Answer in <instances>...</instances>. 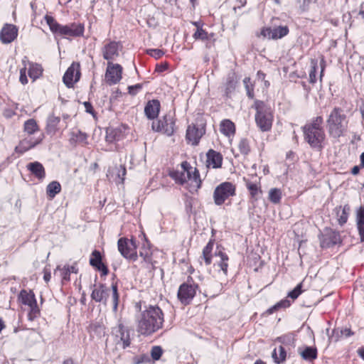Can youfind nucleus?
<instances>
[{
	"instance_id": "1",
	"label": "nucleus",
	"mask_w": 364,
	"mask_h": 364,
	"mask_svg": "<svg viewBox=\"0 0 364 364\" xmlns=\"http://www.w3.org/2000/svg\"><path fill=\"white\" fill-rule=\"evenodd\" d=\"M164 321L162 310L158 306L150 305L136 318L137 332L143 336H151L163 327Z\"/></svg>"
},
{
	"instance_id": "2",
	"label": "nucleus",
	"mask_w": 364,
	"mask_h": 364,
	"mask_svg": "<svg viewBox=\"0 0 364 364\" xmlns=\"http://www.w3.org/2000/svg\"><path fill=\"white\" fill-rule=\"evenodd\" d=\"M323 123V117L318 116L302 127L305 141L311 148L318 150L323 148L326 139V134L322 127Z\"/></svg>"
},
{
	"instance_id": "3",
	"label": "nucleus",
	"mask_w": 364,
	"mask_h": 364,
	"mask_svg": "<svg viewBox=\"0 0 364 364\" xmlns=\"http://www.w3.org/2000/svg\"><path fill=\"white\" fill-rule=\"evenodd\" d=\"M326 124L331 137L338 139L348 130V117L346 111L339 107H335L329 113Z\"/></svg>"
},
{
	"instance_id": "4",
	"label": "nucleus",
	"mask_w": 364,
	"mask_h": 364,
	"mask_svg": "<svg viewBox=\"0 0 364 364\" xmlns=\"http://www.w3.org/2000/svg\"><path fill=\"white\" fill-rule=\"evenodd\" d=\"M170 176L179 184L183 185L189 181L191 185L196 188V189H198L201 186V180L198 171L196 168L191 166L190 164L187 161H183L181 164V170L171 173Z\"/></svg>"
},
{
	"instance_id": "5",
	"label": "nucleus",
	"mask_w": 364,
	"mask_h": 364,
	"mask_svg": "<svg viewBox=\"0 0 364 364\" xmlns=\"http://www.w3.org/2000/svg\"><path fill=\"white\" fill-rule=\"evenodd\" d=\"M256 109L255 122L260 131L265 132L271 130L273 123V112L268 105L260 100L255 102Z\"/></svg>"
},
{
	"instance_id": "6",
	"label": "nucleus",
	"mask_w": 364,
	"mask_h": 364,
	"mask_svg": "<svg viewBox=\"0 0 364 364\" xmlns=\"http://www.w3.org/2000/svg\"><path fill=\"white\" fill-rule=\"evenodd\" d=\"M236 187L230 182H223L218 185L213 192L214 203L217 205H223L230 196L235 195Z\"/></svg>"
},
{
	"instance_id": "7",
	"label": "nucleus",
	"mask_w": 364,
	"mask_h": 364,
	"mask_svg": "<svg viewBox=\"0 0 364 364\" xmlns=\"http://www.w3.org/2000/svg\"><path fill=\"white\" fill-rule=\"evenodd\" d=\"M18 300L23 304L29 307L28 318L30 321H33L40 314V310L37 304L35 294L32 291H27L23 289L20 291Z\"/></svg>"
},
{
	"instance_id": "8",
	"label": "nucleus",
	"mask_w": 364,
	"mask_h": 364,
	"mask_svg": "<svg viewBox=\"0 0 364 364\" xmlns=\"http://www.w3.org/2000/svg\"><path fill=\"white\" fill-rule=\"evenodd\" d=\"M117 247L120 254L127 259L132 261L137 259V245L135 240L121 237L118 240Z\"/></svg>"
},
{
	"instance_id": "9",
	"label": "nucleus",
	"mask_w": 364,
	"mask_h": 364,
	"mask_svg": "<svg viewBox=\"0 0 364 364\" xmlns=\"http://www.w3.org/2000/svg\"><path fill=\"white\" fill-rule=\"evenodd\" d=\"M152 129L166 134L168 136L173 135L175 132V119L173 114L169 112L165 114L161 119L153 122Z\"/></svg>"
},
{
	"instance_id": "10",
	"label": "nucleus",
	"mask_w": 364,
	"mask_h": 364,
	"mask_svg": "<svg viewBox=\"0 0 364 364\" xmlns=\"http://www.w3.org/2000/svg\"><path fill=\"white\" fill-rule=\"evenodd\" d=\"M112 333L117 346H119L123 349L130 346V330L122 323H120L117 326L112 328Z\"/></svg>"
},
{
	"instance_id": "11",
	"label": "nucleus",
	"mask_w": 364,
	"mask_h": 364,
	"mask_svg": "<svg viewBox=\"0 0 364 364\" xmlns=\"http://www.w3.org/2000/svg\"><path fill=\"white\" fill-rule=\"evenodd\" d=\"M122 67L117 63H107L105 73V80L109 85L117 84L122 79Z\"/></svg>"
},
{
	"instance_id": "12",
	"label": "nucleus",
	"mask_w": 364,
	"mask_h": 364,
	"mask_svg": "<svg viewBox=\"0 0 364 364\" xmlns=\"http://www.w3.org/2000/svg\"><path fill=\"white\" fill-rule=\"evenodd\" d=\"M80 65L73 62L63 75V80L68 87H72L80 78Z\"/></svg>"
},
{
	"instance_id": "13",
	"label": "nucleus",
	"mask_w": 364,
	"mask_h": 364,
	"mask_svg": "<svg viewBox=\"0 0 364 364\" xmlns=\"http://www.w3.org/2000/svg\"><path fill=\"white\" fill-rule=\"evenodd\" d=\"M198 286L195 284H182L178 291V298L180 301L186 305L188 304L196 293V288Z\"/></svg>"
},
{
	"instance_id": "14",
	"label": "nucleus",
	"mask_w": 364,
	"mask_h": 364,
	"mask_svg": "<svg viewBox=\"0 0 364 364\" xmlns=\"http://www.w3.org/2000/svg\"><path fill=\"white\" fill-rule=\"evenodd\" d=\"M43 134H41L38 137L28 136L19 142L18 145L16 146L15 150L18 153L23 154L39 144L43 141Z\"/></svg>"
},
{
	"instance_id": "15",
	"label": "nucleus",
	"mask_w": 364,
	"mask_h": 364,
	"mask_svg": "<svg viewBox=\"0 0 364 364\" xmlns=\"http://www.w3.org/2000/svg\"><path fill=\"white\" fill-rule=\"evenodd\" d=\"M289 33L287 26H278L274 28L270 27L263 28L260 35L264 38L277 40L283 38Z\"/></svg>"
},
{
	"instance_id": "16",
	"label": "nucleus",
	"mask_w": 364,
	"mask_h": 364,
	"mask_svg": "<svg viewBox=\"0 0 364 364\" xmlns=\"http://www.w3.org/2000/svg\"><path fill=\"white\" fill-rule=\"evenodd\" d=\"M204 134L205 129L203 127L199 128L195 124H191L187 128L186 138L188 143L196 146Z\"/></svg>"
},
{
	"instance_id": "17",
	"label": "nucleus",
	"mask_w": 364,
	"mask_h": 364,
	"mask_svg": "<svg viewBox=\"0 0 364 364\" xmlns=\"http://www.w3.org/2000/svg\"><path fill=\"white\" fill-rule=\"evenodd\" d=\"M18 36V28L13 24H5L0 32V40L4 43H10L14 41Z\"/></svg>"
},
{
	"instance_id": "18",
	"label": "nucleus",
	"mask_w": 364,
	"mask_h": 364,
	"mask_svg": "<svg viewBox=\"0 0 364 364\" xmlns=\"http://www.w3.org/2000/svg\"><path fill=\"white\" fill-rule=\"evenodd\" d=\"M84 33V26L81 23H71L63 26L60 35L64 36L77 37L82 36Z\"/></svg>"
},
{
	"instance_id": "19",
	"label": "nucleus",
	"mask_w": 364,
	"mask_h": 364,
	"mask_svg": "<svg viewBox=\"0 0 364 364\" xmlns=\"http://www.w3.org/2000/svg\"><path fill=\"white\" fill-rule=\"evenodd\" d=\"M102 51L103 58L111 62L119 56V43L114 41L109 42L103 47Z\"/></svg>"
},
{
	"instance_id": "20",
	"label": "nucleus",
	"mask_w": 364,
	"mask_h": 364,
	"mask_svg": "<svg viewBox=\"0 0 364 364\" xmlns=\"http://www.w3.org/2000/svg\"><path fill=\"white\" fill-rule=\"evenodd\" d=\"M109 289L105 284H101L95 287L91 294V297L96 302L106 303L108 297Z\"/></svg>"
},
{
	"instance_id": "21",
	"label": "nucleus",
	"mask_w": 364,
	"mask_h": 364,
	"mask_svg": "<svg viewBox=\"0 0 364 364\" xmlns=\"http://www.w3.org/2000/svg\"><path fill=\"white\" fill-rule=\"evenodd\" d=\"M159 110L160 102L158 100L149 101L144 108L145 114L150 119L156 118L159 115Z\"/></svg>"
},
{
	"instance_id": "22",
	"label": "nucleus",
	"mask_w": 364,
	"mask_h": 364,
	"mask_svg": "<svg viewBox=\"0 0 364 364\" xmlns=\"http://www.w3.org/2000/svg\"><path fill=\"white\" fill-rule=\"evenodd\" d=\"M340 241V235L335 231H330L323 235L321 240L322 247H329L337 244Z\"/></svg>"
},
{
	"instance_id": "23",
	"label": "nucleus",
	"mask_w": 364,
	"mask_h": 364,
	"mask_svg": "<svg viewBox=\"0 0 364 364\" xmlns=\"http://www.w3.org/2000/svg\"><path fill=\"white\" fill-rule=\"evenodd\" d=\"M27 169L38 179L43 180L46 176L43 166L38 161L31 162L27 164Z\"/></svg>"
},
{
	"instance_id": "24",
	"label": "nucleus",
	"mask_w": 364,
	"mask_h": 364,
	"mask_svg": "<svg viewBox=\"0 0 364 364\" xmlns=\"http://www.w3.org/2000/svg\"><path fill=\"white\" fill-rule=\"evenodd\" d=\"M207 162L208 166L214 168H220L222 166L223 156L220 153L210 149L207 153Z\"/></svg>"
},
{
	"instance_id": "25",
	"label": "nucleus",
	"mask_w": 364,
	"mask_h": 364,
	"mask_svg": "<svg viewBox=\"0 0 364 364\" xmlns=\"http://www.w3.org/2000/svg\"><path fill=\"white\" fill-rule=\"evenodd\" d=\"M335 212L337 215L338 224L342 226L347 223L350 212V208L348 204L343 206H338L335 208Z\"/></svg>"
},
{
	"instance_id": "26",
	"label": "nucleus",
	"mask_w": 364,
	"mask_h": 364,
	"mask_svg": "<svg viewBox=\"0 0 364 364\" xmlns=\"http://www.w3.org/2000/svg\"><path fill=\"white\" fill-rule=\"evenodd\" d=\"M215 256L219 258V260L215 262V265L218 266L223 271L225 275H227L228 267V262L229 259L228 256L226 253L220 250L215 252Z\"/></svg>"
},
{
	"instance_id": "27",
	"label": "nucleus",
	"mask_w": 364,
	"mask_h": 364,
	"mask_svg": "<svg viewBox=\"0 0 364 364\" xmlns=\"http://www.w3.org/2000/svg\"><path fill=\"white\" fill-rule=\"evenodd\" d=\"M220 130L226 136H233L235 133V124L230 119H224L220 122Z\"/></svg>"
},
{
	"instance_id": "28",
	"label": "nucleus",
	"mask_w": 364,
	"mask_h": 364,
	"mask_svg": "<svg viewBox=\"0 0 364 364\" xmlns=\"http://www.w3.org/2000/svg\"><path fill=\"white\" fill-rule=\"evenodd\" d=\"M301 358L305 360L311 361L317 358V349L312 346H306L304 350L299 349Z\"/></svg>"
},
{
	"instance_id": "29",
	"label": "nucleus",
	"mask_w": 364,
	"mask_h": 364,
	"mask_svg": "<svg viewBox=\"0 0 364 364\" xmlns=\"http://www.w3.org/2000/svg\"><path fill=\"white\" fill-rule=\"evenodd\" d=\"M245 185L250 191L251 198L257 200L259 193H262L261 187L259 183L252 182L250 180L244 178Z\"/></svg>"
},
{
	"instance_id": "30",
	"label": "nucleus",
	"mask_w": 364,
	"mask_h": 364,
	"mask_svg": "<svg viewBox=\"0 0 364 364\" xmlns=\"http://www.w3.org/2000/svg\"><path fill=\"white\" fill-rule=\"evenodd\" d=\"M60 122L59 117L50 115L47 120L46 131L48 134H54L58 130V124Z\"/></svg>"
},
{
	"instance_id": "31",
	"label": "nucleus",
	"mask_w": 364,
	"mask_h": 364,
	"mask_svg": "<svg viewBox=\"0 0 364 364\" xmlns=\"http://www.w3.org/2000/svg\"><path fill=\"white\" fill-rule=\"evenodd\" d=\"M87 134L80 130H77L76 132L73 131L70 133V142L71 144H75L77 143L87 144Z\"/></svg>"
},
{
	"instance_id": "32",
	"label": "nucleus",
	"mask_w": 364,
	"mask_h": 364,
	"mask_svg": "<svg viewBox=\"0 0 364 364\" xmlns=\"http://www.w3.org/2000/svg\"><path fill=\"white\" fill-rule=\"evenodd\" d=\"M357 226L361 241H364V208L360 207L357 212Z\"/></svg>"
},
{
	"instance_id": "33",
	"label": "nucleus",
	"mask_w": 364,
	"mask_h": 364,
	"mask_svg": "<svg viewBox=\"0 0 364 364\" xmlns=\"http://www.w3.org/2000/svg\"><path fill=\"white\" fill-rule=\"evenodd\" d=\"M60 191L61 186L56 181L50 182L46 187V193L50 198H53Z\"/></svg>"
},
{
	"instance_id": "34",
	"label": "nucleus",
	"mask_w": 364,
	"mask_h": 364,
	"mask_svg": "<svg viewBox=\"0 0 364 364\" xmlns=\"http://www.w3.org/2000/svg\"><path fill=\"white\" fill-rule=\"evenodd\" d=\"M122 136V132L117 129L109 128L107 129L106 141L112 143L119 141Z\"/></svg>"
},
{
	"instance_id": "35",
	"label": "nucleus",
	"mask_w": 364,
	"mask_h": 364,
	"mask_svg": "<svg viewBox=\"0 0 364 364\" xmlns=\"http://www.w3.org/2000/svg\"><path fill=\"white\" fill-rule=\"evenodd\" d=\"M43 73V69L41 65L37 63H30L28 68V75L33 80L38 78Z\"/></svg>"
},
{
	"instance_id": "36",
	"label": "nucleus",
	"mask_w": 364,
	"mask_h": 364,
	"mask_svg": "<svg viewBox=\"0 0 364 364\" xmlns=\"http://www.w3.org/2000/svg\"><path fill=\"white\" fill-rule=\"evenodd\" d=\"M287 353L284 348L280 346L278 349L275 348L272 354V357L277 363H282L286 359Z\"/></svg>"
},
{
	"instance_id": "37",
	"label": "nucleus",
	"mask_w": 364,
	"mask_h": 364,
	"mask_svg": "<svg viewBox=\"0 0 364 364\" xmlns=\"http://www.w3.org/2000/svg\"><path fill=\"white\" fill-rule=\"evenodd\" d=\"M45 20L47 24L49 26L50 30L55 33L60 34L62 25L59 24L53 16L46 15L45 16Z\"/></svg>"
},
{
	"instance_id": "38",
	"label": "nucleus",
	"mask_w": 364,
	"mask_h": 364,
	"mask_svg": "<svg viewBox=\"0 0 364 364\" xmlns=\"http://www.w3.org/2000/svg\"><path fill=\"white\" fill-rule=\"evenodd\" d=\"M213 242L212 240H210L203 250V258L206 265H209L211 264V252L213 248Z\"/></svg>"
},
{
	"instance_id": "39",
	"label": "nucleus",
	"mask_w": 364,
	"mask_h": 364,
	"mask_svg": "<svg viewBox=\"0 0 364 364\" xmlns=\"http://www.w3.org/2000/svg\"><path fill=\"white\" fill-rule=\"evenodd\" d=\"M235 85L236 80L235 75L233 73L229 74L225 83V90L227 95L230 94L235 90Z\"/></svg>"
},
{
	"instance_id": "40",
	"label": "nucleus",
	"mask_w": 364,
	"mask_h": 364,
	"mask_svg": "<svg viewBox=\"0 0 364 364\" xmlns=\"http://www.w3.org/2000/svg\"><path fill=\"white\" fill-rule=\"evenodd\" d=\"M24 131L29 135H32L38 131L36 121L33 119L26 121L24 123Z\"/></svg>"
},
{
	"instance_id": "41",
	"label": "nucleus",
	"mask_w": 364,
	"mask_h": 364,
	"mask_svg": "<svg viewBox=\"0 0 364 364\" xmlns=\"http://www.w3.org/2000/svg\"><path fill=\"white\" fill-rule=\"evenodd\" d=\"M282 198V191L279 188H271L269 191V200L274 203L277 204L280 202Z\"/></svg>"
},
{
	"instance_id": "42",
	"label": "nucleus",
	"mask_w": 364,
	"mask_h": 364,
	"mask_svg": "<svg viewBox=\"0 0 364 364\" xmlns=\"http://www.w3.org/2000/svg\"><path fill=\"white\" fill-rule=\"evenodd\" d=\"M238 149L242 155L247 156L251 151L250 141L248 139H241L238 143Z\"/></svg>"
},
{
	"instance_id": "43",
	"label": "nucleus",
	"mask_w": 364,
	"mask_h": 364,
	"mask_svg": "<svg viewBox=\"0 0 364 364\" xmlns=\"http://www.w3.org/2000/svg\"><path fill=\"white\" fill-rule=\"evenodd\" d=\"M88 331L91 333H95L97 335H101L105 332V327L100 322H92L88 326Z\"/></svg>"
},
{
	"instance_id": "44",
	"label": "nucleus",
	"mask_w": 364,
	"mask_h": 364,
	"mask_svg": "<svg viewBox=\"0 0 364 364\" xmlns=\"http://www.w3.org/2000/svg\"><path fill=\"white\" fill-rule=\"evenodd\" d=\"M193 36L196 40L200 39L202 41H205L210 39V37L213 36V34H208V32H206L202 28H198Z\"/></svg>"
},
{
	"instance_id": "45",
	"label": "nucleus",
	"mask_w": 364,
	"mask_h": 364,
	"mask_svg": "<svg viewBox=\"0 0 364 364\" xmlns=\"http://www.w3.org/2000/svg\"><path fill=\"white\" fill-rule=\"evenodd\" d=\"M290 305H291L290 301L285 299H283V300L280 301L279 302L277 303L272 307L269 308L267 311L269 314H273L277 309H281V308L285 309V308L289 307Z\"/></svg>"
},
{
	"instance_id": "46",
	"label": "nucleus",
	"mask_w": 364,
	"mask_h": 364,
	"mask_svg": "<svg viewBox=\"0 0 364 364\" xmlns=\"http://www.w3.org/2000/svg\"><path fill=\"white\" fill-rule=\"evenodd\" d=\"M318 68L317 60L312 59L311 61V70L309 72L310 82L314 83L316 81V72Z\"/></svg>"
},
{
	"instance_id": "47",
	"label": "nucleus",
	"mask_w": 364,
	"mask_h": 364,
	"mask_svg": "<svg viewBox=\"0 0 364 364\" xmlns=\"http://www.w3.org/2000/svg\"><path fill=\"white\" fill-rule=\"evenodd\" d=\"M100 262H102L101 254L98 250H95L92 252L91 257L90 259V264L94 267L100 264Z\"/></svg>"
},
{
	"instance_id": "48",
	"label": "nucleus",
	"mask_w": 364,
	"mask_h": 364,
	"mask_svg": "<svg viewBox=\"0 0 364 364\" xmlns=\"http://www.w3.org/2000/svg\"><path fill=\"white\" fill-rule=\"evenodd\" d=\"M302 287V283L297 284L292 291L288 293L287 297L291 298L293 300L297 299L299 296L303 292Z\"/></svg>"
},
{
	"instance_id": "49",
	"label": "nucleus",
	"mask_w": 364,
	"mask_h": 364,
	"mask_svg": "<svg viewBox=\"0 0 364 364\" xmlns=\"http://www.w3.org/2000/svg\"><path fill=\"white\" fill-rule=\"evenodd\" d=\"M112 301H113V310L116 311L117 310L118 302H119V294L117 284H112Z\"/></svg>"
},
{
	"instance_id": "50",
	"label": "nucleus",
	"mask_w": 364,
	"mask_h": 364,
	"mask_svg": "<svg viewBox=\"0 0 364 364\" xmlns=\"http://www.w3.org/2000/svg\"><path fill=\"white\" fill-rule=\"evenodd\" d=\"M333 333L337 334L338 337L345 336L346 338L354 334V333L350 330V328H348L335 329L333 330Z\"/></svg>"
},
{
	"instance_id": "51",
	"label": "nucleus",
	"mask_w": 364,
	"mask_h": 364,
	"mask_svg": "<svg viewBox=\"0 0 364 364\" xmlns=\"http://www.w3.org/2000/svg\"><path fill=\"white\" fill-rule=\"evenodd\" d=\"M162 353H163V350L160 346H154V347H152L151 350V358L154 360H157L161 358Z\"/></svg>"
},
{
	"instance_id": "52",
	"label": "nucleus",
	"mask_w": 364,
	"mask_h": 364,
	"mask_svg": "<svg viewBox=\"0 0 364 364\" xmlns=\"http://www.w3.org/2000/svg\"><path fill=\"white\" fill-rule=\"evenodd\" d=\"M243 82L245 84V89L247 90V94L248 97H250V98H253V97H254L253 88L252 87V85H250V77H245L243 80Z\"/></svg>"
},
{
	"instance_id": "53",
	"label": "nucleus",
	"mask_w": 364,
	"mask_h": 364,
	"mask_svg": "<svg viewBox=\"0 0 364 364\" xmlns=\"http://www.w3.org/2000/svg\"><path fill=\"white\" fill-rule=\"evenodd\" d=\"M151 252L148 245H143L141 250H139V256L143 257L144 260H146L150 257Z\"/></svg>"
},
{
	"instance_id": "54",
	"label": "nucleus",
	"mask_w": 364,
	"mask_h": 364,
	"mask_svg": "<svg viewBox=\"0 0 364 364\" xmlns=\"http://www.w3.org/2000/svg\"><path fill=\"white\" fill-rule=\"evenodd\" d=\"M277 341L282 344L291 345L293 343L294 338L291 335H284L277 338Z\"/></svg>"
},
{
	"instance_id": "55",
	"label": "nucleus",
	"mask_w": 364,
	"mask_h": 364,
	"mask_svg": "<svg viewBox=\"0 0 364 364\" xmlns=\"http://www.w3.org/2000/svg\"><path fill=\"white\" fill-rule=\"evenodd\" d=\"M149 55L151 57H154L156 59H159L162 57L164 54V52L160 49H150L147 50Z\"/></svg>"
},
{
	"instance_id": "56",
	"label": "nucleus",
	"mask_w": 364,
	"mask_h": 364,
	"mask_svg": "<svg viewBox=\"0 0 364 364\" xmlns=\"http://www.w3.org/2000/svg\"><path fill=\"white\" fill-rule=\"evenodd\" d=\"M142 88V84L138 83L128 87L129 93L131 95H136Z\"/></svg>"
},
{
	"instance_id": "57",
	"label": "nucleus",
	"mask_w": 364,
	"mask_h": 364,
	"mask_svg": "<svg viewBox=\"0 0 364 364\" xmlns=\"http://www.w3.org/2000/svg\"><path fill=\"white\" fill-rule=\"evenodd\" d=\"M19 80L23 85H26L28 83V79L26 77V65H24V67L23 68H21L20 70Z\"/></svg>"
},
{
	"instance_id": "58",
	"label": "nucleus",
	"mask_w": 364,
	"mask_h": 364,
	"mask_svg": "<svg viewBox=\"0 0 364 364\" xmlns=\"http://www.w3.org/2000/svg\"><path fill=\"white\" fill-rule=\"evenodd\" d=\"M94 267H95L97 270L100 271L102 272V274L104 276L107 275L109 272L107 267L105 264H104L102 262H100V264L94 266Z\"/></svg>"
},
{
	"instance_id": "59",
	"label": "nucleus",
	"mask_w": 364,
	"mask_h": 364,
	"mask_svg": "<svg viewBox=\"0 0 364 364\" xmlns=\"http://www.w3.org/2000/svg\"><path fill=\"white\" fill-rule=\"evenodd\" d=\"M60 271L63 281H69L70 273L66 269V267L65 266Z\"/></svg>"
},
{
	"instance_id": "60",
	"label": "nucleus",
	"mask_w": 364,
	"mask_h": 364,
	"mask_svg": "<svg viewBox=\"0 0 364 364\" xmlns=\"http://www.w3.org/2000/svg\"><path fill=\"white\" fill-rule=\"evenodd\" d=\"M66 269L70 272V273H77V267L76 266V264H73V265H71V266H67L66 267Z\"/></svg>"
},
{
	"instance_id": "61",
	"label": "nucleus",
	"mask_w": 364,
	"mask_h": 364,
	"mask_svg": "<svg viewBox=\"0 0 364 364\" xmlns=\"http://www.w3.org/2000/svg\"><path fill=\"white\" fill-rule=\"evenodd\" d=\"M51 274L50 272H45L43 279L46 282H48L50 280Z\"/></svg>"
},
{
	"instance_id": "62",
	"label": "nucleus",
	"mask_w": 364,
	"mask_h": 364,
	"mask_svg": "<svg viewBox=\"0 0 364 364\" xmlns=\"http://www.w3.org/2000/svg\"><path fill=\"white\" fill-rule=\"evenodd\" d=\"M358 355L364 360V348H360L358 350Z\"/></svg>"
},
{
	"instance_id": "63",
	"label": "nucleus",
	"mask_w": 364,
	"mask_h": 364,
	"mask_svg": "<svg viewBox=\"0 0 364 364\" xmlns=\"http://www.w3.org/2000/svg\"><path fill=\"white\" fill-rule=\"evenodd\" d=\"M62 364H75V363L72 358H69L64 360Z\"/></svg>"
},
{
	"instance_id": "64",
	"label": "nucleus",
	"mask_w": 364,
	"mask_h": 364,
	"mask_svg": "<svg viewBox=\"0 0 364 364\" xmlns=\"http://www.w3.org/2000/svg\"><path fill=\"white\" fill-rule=\"evenodd\" d=\"M359 14L364 18V3L360 5Z\"/></svg>"
}]
</instances>
